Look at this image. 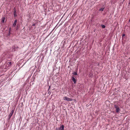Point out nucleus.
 <instances>
[{
    "instance_id": "f257e3e1",
    "label": "nucleus",
    "mask_w": 130,
    "mask_h": 130,
    "mask_svg": "<svg viewBox=\"0 0 130 130\" xmlns=\"http://www.w3.org/2000/svg\"><path fill=\"white\" fill-rule=\"evenodd\" d=\"M63 99L64 100H67L68 101H71L72 100V99L71 98H69L66 96L63 97Z\"/></svg>"
},
{
    "instance_id": "f03ea898",
    "label": "nucleus",
    "mask_w": 130,
    "mask_h": 130,
    "mask_svg": "<svg viewBox=\"0 0 130 130\" xmlns=\"http://www.w3.org/2000/svg\"><path fill=\"white\" fill-rule=\"evenodd\" d=\"M115 107L116 109V112L117 113H119L120 110L119 107L116 105H115Z\"/></svg>"
},
{
    "instance_id": "7ed1b4c3",
    "label": "nucleus",
    "mask_w": 130,
    "mask_h": 130,
    "mask_svg": "<svg viewBox=\"0 0 130 130\" xmlns=\"http://www.w3.org/2000/svg\"><path fill=\"white\" fill-rule=\"evenodd\" d=\"M64 126L63 125H62L60 126L59 128H58L57 130H64Z\"/></svg>"
},
{
    "instance_id": "20e7f679",
    "label": "nucleus",
    "mask_w": 130,
    "mask_h": 130,
    "mask_svg": "<svg viewBox=\"0 0 130 130\" xmlns=\"http://www.w3.org/2000/svg\"><path fill=\"white\" fill-rule=\"evenodd\" d=\"M14 111L13 110H12L11 111V112L10 113L9 116V119H10L11 118V117L12 116L13 113Z\"/></svg>"
},
{
    "instance_id": "39448f33",
    "label": "nucleus",
    "mask_w": 130,
    "mask_h": 130,
    "mask_svg": "<svg viewBox=\"0 0 130 130\" xmlns=\"http://www.w3.org/2000/svg\"><path fill=\"white\" fill-rule=\"evenodd\" d=\"M8 63V64H7L6 65V67H7V68L10 66L12 64V63L11 62H10L9 63Z\"/></svg>"
},
{
    "instance_id": "423d86ee",
    "label": "nucleus",
    "mask_w": 130,
    "mask_h": 130,
    "mask_svg": "<svg viewBox=\"0 0 130 130\" xmlns=\"http://www.w3.org/2000/svg\"><path fill=\"white\" fill-rule=\"evenodd\" d=\"M14 17H16L17 16V12L15 10V8H14Z\"/></svg>"
},
{
    "instance_id": "0eeeda50",
    "label": "nucleus",
    "mask_w": 130,
    "mask_h": 130,
    "mask_svg": "<svg viewBox=\"0 0 130 130\" xmlns=\"http://www.w3.org/2000/svg\"><path fill=\"white\" fill-rule=\"evenodd\" d=\"M17 20H16L14 21V23L13 24V27H15V26L16 25V23H17Z\"/></svg>"
},
{
    "instance_id": "6e6552de",
    "label": "nucleus",
    "mask_w": 130,
    "mask_h": 130,
    "mask_svg": "<svg viewBox=\"0 0 130 130\" xmlns=\"http://www.w3.org/2000/svg\"><path fill=\"white\" fill-rule=\"evenodd\" d=\"M72 80L74 82V83H75L76 82V80L75 78L74 77H72Z\"/></svg>"
},
{
    "instance_id": "1a4fd4ad",
    "label": "nucleus",
    "mask_w": 130,
    "mask_h": 130,
    "mask_svg": "<svg viewBox=\"0 0 130 130\" xmlns=\"http://www.w3.org/2000/svg\"><path fill=\"white\" fill-rule=\"evenodd\" d=\"M104 9V7H102L99 10L100 11H103Z\"/></svg>"
},
{
    "instance_id": "9d476101",
    "label": "nucleus",
    "mask_w": 130,
    "mask_h": 130,
    "mask_svg": "<svg viewBox=\"0 0 130 130\" xmlns=\"http://www.w3.org/2000/svg\"><path fill=\"white\" fill-rule=\"evenodd\" d=\"M102 28H104L105 27V26L104 25H102Z\"/></svg>"
},
{
    "instance_id": "9b49d317",
    "label": "nucleus",
    "mask_w": 130,
    "mask_h": 130,
    "mask_svg": "<svg viewBox=\"0 0 130 130\" xmlns=\"http://www.w3.org/2000/svg\"><path fill=\"white\" fill-rule=\"evenodd\" d=\"M73 74L75 75H77V73L76 72H74L73 73Z\"/></svg>"
},
{
    "instance_id": "f8f14e48",
    "label": "nucleus",
    "mask_w": 130,
    "mask_h": 130,
    "mask_svg": "<svg viewBox=\"0 0 130 130\" xmlns=\"http://www.w3.org/2000/svg\"><path fill=\"white\" fill-rule=\"evenodd\" d=\"M125 35L124 34H123V35H122V37H124V36H125Z\"/></svg>"
},
{
    "instance_id": "ddd939ff",
    "label": "nucleus",
    "mask_w": 130,
    "mask_h": 130,
    "mask_svg": "<svg viewBox=\"0 0 130 130\" xmlns=\"http://www.w3.org/2000/svg\"><path fill=\"white\" fill-rule=\"evenodd\" d=\"M36 24H34L32 25V26H35Z\"/></svg>"
},
{
    "instance_id": "4468645a",
    "label": "nucleus",
    "mask_w": 130,
    "mask_h": 130,
    "mask_svg": "<svg viewBox=\"0 0 130 130\" xmlns=\"http://www.w3.org/2000/svg\"><path fill=\"white\" fill-rule=\"evenodd\" d=\"M4 19L3 20H2L3 22H4Z\"/></svg>"
},
{
    "instance_id": "2eb2a0df",
    "label": "nucleus",
    "mask_w": 130,
    "mask_h": 130,
    "mask_svg": "<svg viewBox=\"0 0 130 130\" xmlns=\"http://www.w3.org/2000/svg\"><path fill=\"white\" fill-rule=\"evenodd\" d=\"M129 22L130 23V19L129 20Z\"/></svg>"
},
{
    "instance_id": "dca6fc26",
    "label": "nucleus",
    "mask_w": 130,
    "mask_h": 130,
    "mask_svg": "<svg viewBox=\"0 0 130 130\" xmlns=\"http://www.w3.org/2000/svg\"><path fill=\"white\" fill-rule=\"evenodd\" d=\"M129 4H130V2H129Z\"/></svg>"
}]
</instances>
